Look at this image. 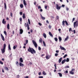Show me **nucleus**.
Segmentation results:
<instances>
[{
	"instance_id": "f257e3e1",
	"label": "nucleus",
	"mask_w": 78,
	"mask_h": 78,
	"mask_svg": "<svg viewBox=\"0 0 78 78\" xmlns=\"http://www.w3.org/2000/svg\"><path fill=\"white\" fill-rule=\"evenodd\" d=\"M28 51L29 52H30L32 54H35L36 53V51L33 48H31L30 47L28 49Z\"/></svg>"
},
{
	"instance_id": "f03ea898",
	"label": "nucleus",
	"mask_w": 78,
	"mask_h": 78,
	"mask_svg": "<svg viewBox=\"0 0 78 78\" xmlns=\"http://www.w3.org/2000/svg\"><path fill=\"white\" fill-rule=\"evenodd\" d=\"M6 47V44H4L3 48L1 49L2 53H4L5 52Z\"/></svg>"
},
{
	"instance_id": "7ed1b4c3",
	"label": "nucleus",
	"mask_w": 78,
	"mask_h": 78,
	"mask_svg": "<svg viewBox=\"0 0 78 78\" xmlns=\"http://www.w3.org/2000/svg\"><path fill=\"white\" fill-rule=\"evenodd\" d=\"M32 42L35 46V48H37V44L36 42H35V41H34V40L32 41Z\"/></svg>"
},
{
	"instance_id": "20e7f679",
	"label": "nucleus",
	"mask_w": 78,
	"mask_h": 78,
	"mask_svg": "<svg viewBox=\"0 0 78 78\" xmlns=\"http://www.w3.org/2000/svg\"><path fill=\"white\" fill-rule=\"evenodd\" d=\"M56 7L57 9L58 10H59L61 8V6H59V5L57 4H56Z\"/></svg>"
},
{
	"instance_id": "39448f33",
	"label": "nucleus",
	"mask_w": 78,
	"mask_h": 78,
	"mask_svg": "<svg viewBox=\"0 0 78 78\" xmlns=\"http://www.w3.org/2000/svg\"><path fill=\"white\" fill-rule=\"evenodd\" d=\"M77 22V21H76V22H74V23L73 26H74V28H75V27H76H76H78V24H76Z\"/></svg>"
},
{
	"instance_id": "423d86ee",
	"label": "nucleus",
	"mask_w": 78,
	"mask_h": 78,
	"mask_svg": "<svg viewBox=\"0 0 78 78\" xmlns=\"http://www.w3.org/2000/svg\"><path fill=\"white\" fill-rule=\"evenodd\" d=\"M1 37L2 39V40L3 41H5V38H4V37L2 34H1Z\"/></svg>"
},
{
	"instance_id": "0eeeda50",
	"label": "nucleus",
	"mask_w": 78,
	"mask_h": 78,
	"mask_svg": "<svg viewBox=\"0 0 78 78\" xmlns=\"http://www.w3.org/2000/svg\"><path fill=\"white\" fill-rule=\"evenodd\" d=\"M60 49H61V50H64L65 51H66V49H65L64 48L61 46H60Z\"/></svg>"
},
{
	"instance_id": "6e6552de",
	"label": "nucleus",
	"mask_w": 78,
	"mask_h": 78,
	"mask_svg": "<svg viewBox=\"0 0 78 78\" xmlns=\"http://www.w3.org/2000/svg\"><path fill=\"white\" fill-rule=\"evenodd\" d=\"M23 3L24 6L26 7V6H27V3H26V1H25V0H23Z\"/></svg>"
},
{
	"instance_id": "1a4fd4ad",
	"label": "nucleus",
	"mask_w": 78,
	"mask_h": 78,
	"mask_svg": "<svg viewBox=\"0 0 78 78\" xmlns=\"http://www.w3.org/2000/svg\"><path fill=\"white\" fill-rule=\"evenodd\" d=\"M66 59L63 60L62 62V64H64V63L65 62H66Z\"/></svg>"
},
{
	"instance_id": "9d476101",
	"label": "nucleus",
	"mask_w": 78,
	"mask_h": 78,
	"mask_svg": "<svg viewBox=\"0 0 78 78\" xmlns=\"http://www.w3.org/2000/svg\"><path fill=\"white\" fill-rule=\"evenodd\" d=\"M41 19H43V20H45V18L44 17H43L42 15L41 14Z\"/></svg>"
},
{
	"instance_id": "9b49d317",
	"label": "nucleus",
	"mask_w": 78,
	"mask_h": 78,
	"mask_svg": "<svg viewBox=\"0 0 78 78\" xmlns=\"http://www.w3.org/2000/svg\"><path fill=\"white\" fill-rule=\"evenodd\" d=\"M19 65L20 67H23V64L20 62Z\"/></svg>"
},
{
	"instance_id": "f8f14e48",
	"label": "nucleus",
	"mask_w": 78,
	"mask_h": 78,
	"mask_svg": "<svg viewBox=\"0 0 78 78\" xmlns=\"http://www.w3.org/2000/svg\"><path fill=\"white\" fill-rule=\"evenodd\" d=\"M20 33L21 34H22L23 33V30L22 29H21L20 30Z\"/></svg>"
},
{
	"instance_id": "ddd939ff",
	"label": "nucleus",
	"mask_w": 78,
	"mask_h": 78,
	"mask_svg": "<svg viewBox=\"0 0 78 78\" xmlns=\"http://www.w3.org/2000/svg\"><path fill=\"white\" fill-rule=\"evenodd\" d=\"M50 56L48 55H47L46 57V58L47 59H50Z\"/></svg>"
},
{
	"instance_id": "4468645a",
	"label": "nucleus",
	"mask_w": 78,
	"mask_h": 78,
	"mask_svg": "<svg viewBox=\"0 0 78 78\" xmlns=\"http://www.w3.org/2000/svg\"><path fill=\"white\" fill-rule=\"evenodd\" d=\"M11 50V46H10V44H9L8 46V50Z\"/></svg>"
},
{
	"instance_id": "2eb2a0df",
	"label": "nucleus",
	"mask_w": 78,
	"mask_h": 78,
	"mask_svg": "<svg viewBox=\"0 0 78 78\" xmlns=\"http://www.w3.org/2000/svg\"><path fill=\"white\" fill-rule=\"evenodd\" d=\"M43 36L44 37V38H46V37H47V35H46V34H45V33H43Z\"/></svg>"
},
{
	"instance_id": "dca6fc26",
	"label": "nucleus",
	"mask_w": 78,
	"mask_h": 78,
	"mask_svg": "<svg viewBox=\"0 0 78 78\" xmlns=\"http://www.w3.org/2000/svg\"><path fill=\"white\" fill-rule=\"evenodd\" d=\"M62 58H61L58 60V62L59 63H61V61H62Z\"/></svg>"
},
{
	"instance_id": "f3484780",
	"label": "nucleus",
	"mask_w": 78,
	"mask_h": 78,
	"mask_svg": "<svg viewBox=\"0 0 78 78\" xmlns=\"http://www.w3.org/2000/svg\"><path fill=\"white\" fill-rule=\"evenodd\" d=\"M2 23L3 24H5L6 23V21H5V19L3 20Z\"/></svg>"
},
{
	"instance_id": "a211bd4d",
	"label": "nucleus",
	"mask_w": 78,
	"mask_h": 78,
	"mask_svg": "<svg viewBox=\"0 0 78 78\" xmlns=\"http://www.w3.org/2000/svg\"><path fill=\"white\" fill-rule=\"evenodd\" d=\"M30 25H29V24L28 23L27 24V28L28 30H30V27H29Z\"/></svg>"
},
{
	"instance_id": "6ab92c4d",
	"label": "nucleus",
	"mask_w": 78,
	"mask_h": 78,
	"mask_svg": "<svg viewBox=\"0 0 78 78\" xmlns=\"http://www.w3.org/2000/svg\"><path fill=\"white\" fill-rule=\"evenodd\" d=\"M58 39L59 40V42H60L62 41V38H61V37H58Z\"/></svg>"
},
{
	"instance_id": "aec40b11",
	"label": "nucleus",
	"mask_w": 78,
	"mask_h": 78,
	"mask_svg": "<svg viewBox=\"0 0 78 78\" xmlns=\"http://www.w3.org/2000/svg\"><path fill=\"white\" fill-rule=\"evenodd\" d=\"M42 38H40L39 39V41L40 43H42Z\"/></svg>"
},
{
	"instance_id": "412c9836",
	"label": "nucleus",
	"mask_w": 78,
	"mask_h": 78,
	"mask_svg": "<svg viewBox=\"0 0 78 78\" xmlns=\"http://www.w3.org/2000/svg\"><path fill=\"white\" fill-rule=\"evenodd\" d=\"M49 34L50 36H51V37H53V35H52L51 32H49Z\"/></svg>"
},
{
	"instance_id": "4be33fe9",
	"label": "nucleus",
	"mask_w": 78,
	"mask_h": 78,
	"mask_svg": "<svg viewBox=\"0 0 78 78\" xmlns=\"http://www.w3.org/2000/svg\"><path fill=\"white\" fill-rule=\"evenodd\" d=\"M20 61L21 62H23V59H22V58H20Z\"/></svg>"
},
{
	"instance_id": "5701e85b",
	"label": "nucleus",
	"mask_w": 78,
	"mask_h": 78,
	"mask_svg": "<svg viewBox=\"0 0 78 78\" xmlns=\"http://www.w3.org/2000/svg\"><path fill=\"white\" fill-rule=\"evenodd\" d=\"M62 25H63V26H65V21L64 20L62 22Z\"/></svg>"
},
{
	"instance_id": "b1692460",
	"label": "nucleus",
	"mask_w": 78,
	"mask_h": 78,
	"mask_svg": "<svg viewBox=\"0 0 78 78\" xmlns=\"http://www.w3.org/2000/svg\"><path fill=\"white\" fill-rule=\"evenodd\" d=\"M68 39H69V36H68L65 39V40L64 41H67V40H68Z\"/></svg>"
},
{
	"instance_id": "393cba45",
	"label": "nucleus",
	"mask_w": 78,
	"mask_h": 78,
	"mask_svg": "<svg viewBox=\"0 0 78 78\" xmlns=\"http://www.w3.org/2000/svg\"><path fill=\"white\" fill-rule=\"evenodd\" d=\"M58 74L59 75V76L60 77H62V74H61V73H58Z\"/></svg>"
},
{
	"instance_id": "a878e982",
	"label": "nucleus",
	"mask_w": 78,
	"mask_h": 78,
	"mask_svg": "<svg viewBox=\"0 0 78 78\" xmlns=\"http://www.w3.org/2000/svg\"><path fill=\"white\" fill-rule=\"evenodd\" d=\"M4 68L6 70H7V71H8V67H4Z\"/></svg>"
},
{
	"instance_id": "bb28decb",
	"label": "nucleus",
	"mask_w": 78,
	"mask_h": 78,
	"mask_svg": "<svg viewBox=\"0 0 78 78\" xmlns=\"http://www.w3.org/2000/svg\"><path fill=\"white\" fill-rule=\"evenodd\" d=\"M17 47V45H16L15 46H14L13 47V48L14 50H15V49L16 48V47Z\"/></svg>"
},
{
	"instance_id": "cd10ccee",
	"label": "nucleus",
	"mask_w": 78,
	"mask_h": 78,
	"mask_svg": "<svg viewBox=\"0 0 78 78\" xmlns=\"http://www.w3.org/2000/svg\"><path fill=\"white\" fill-rule=\"evenodd\" d=\"M72 75H73L74 74V73L72 71H71L69 72Z\"/></svg>"
},
{
	"instance_id": "c85d7f7f",
	"label": "nucleus",
	"mask_w": 78,
	"mask_h": 78,
	"mask_svg": "<svg viewBox=\"0 0 78 78\" xmlns=\"http://www.w3.org/2000/svg\"><path fill=\"white\" fill-rule=\"evenodd\" d=\"M7 28L8 30H9V24H8L7 25Z\"/></svg>"
},
{
	"instance_id": "c756f323",
	"label": "nucleus",
	"mask_w": 78,
	"mask_h": 78,
	"mask_svg": "<svg viewBox=\"0 0 78 78\" xmlns=\"http://www.w3.org/2000/svg\"><path fill=\"white\" fill-rule=\"evenodd\" d=\"M43 74L44 75H47V73H45V71H43Z\"/></svg>"
},
{
	"instance_id": "7c9ffc66",
	"label": "nucleus",
	"mask_w": 78,
	"mask_h": 78,
	"mask_svg": "<svg viewBox=\"0 0 78 78\" xmlns=\"http://www.w3.org/2000/svg\"><path fill=\"white\" fill-rule=\"evenodd\" d=\"M23 19H25V15L24 14V13H23Z\"/></svg>"
},
{
	"instance_id": "2f4dec72",
	"label": "nucleus",
	"mask_w": 78,
	"mask_h": 78,
	"mask_svg": "<svg viewBox=\"0 0 78 78\" xmlns=\"http://www.w3.org/2000/svg\"><path fill=\"white\" fill-rule=\"evenodd\" d=\"M20 8H22L23 7V4H21L20 5Z\"/></svg>"
},
{
	"instance_id": "473e14b6",
	"label": "nucleus",
	"mask_w": 78,
	"mask_h": 78,
	"mask_svg": "<svg viewBox=\"0 0 78 78\" xmlns=\"http://www.w3.org/2000/svg\"><path fill=\"white\" fill-rule=\"evenodd\" d=\"M43 43L44 46L45 47V46H46V44H45V42H44V41H43Z\"/></svg>"
},
{
	"instance_id": "72a5a7b5",
	"label": "nucleus",
	"mask_w": 78,
	"mask_h": 78,
	"mask_svg": "<svg viewBox=\"0 0 78 78\" xmlns=\"http://www.w3.org/2000/svg\"><path fill=\"white\" fill-rule=\"evenodd\" d=\"M65 22L66 25L67 26L69 25V23H67V22L66 21H65Z\"/></svg>"
},
{
	"instance_id": "f704fd0d",
	"label": "nucleus",
	"mask_w": 78,
	"mask_h": 78,
	"mask_svg": "<svg viewBox=\"0 0 78 78\" xmlns=\"http://www.w3.org/2000/svg\"><path fill=\"white\" fill-rule=\"evenodd\" d=\"M4 6L5 9H6V3H4Z\"/></svg>"
},
{
	"instance_id": "c9c22d12",
	"label": "nucleus",
	"mask_w": 78,
	"mask_h": 78,
	"mask_svg": "<svg viewBox=\"0 0 78 78\" xmlns=\"http://www.w3.org/2000/svg\"><path fill=\"white\" fill-rule=\"evenodd\" d=\"M16 66H19V62H17V61L16 62Z\"/></svg>"
},
{
	"instance_id": "e433bc0d",
	"label": "nucleus",
	"mask_w": 78,
	"mask_h": 78,
	"mask_svg": "<svg viewBox=\"0 0 78 78\" xmlns=\"http://www.w3.org/2000/svg\"><path fill=\"white\" fill-rule=\"evenodd\" d=\"M4 34H5V36H6V35H7V34L6 32V31H4Z\"/></svg>"
},
{
	"instance_id": "4c0bfd02",
	"label": "nucleus",
	"mask_w": 78,
	"mask_h": 78,
	"mask_svg": "<svg viewBox=\"0 0 78 78\" xmlns=\"http://www.w3.org/2000/svg\"><path fill=\"white\" fill-rule=\"evenodd\" d=\"M66 61L67 62H69V58H67Z\"/></svg>"
},
{
	"instance_id": "58836bf2",
	"label": "nucleus",
	"mask_w": 78,
	"mask_h": 78,
	"mask_svg": "<svg viewBox=\"0 0 78 78\" xmlns=\"http://www.w3.org/2000/svg\"><path fill=\"white\" fill-rule=\"evenodd\" d=\"M54 39H55V41L56 42H57V41H58V38H55Z\"/></svg>"
},
{
	"instance_id": "ea45409f",
	"label": "nucleus",
	"mask_w": 78,
	"mask_h": 78,
	"mask_svg": "<svg viewBox=\"0 0 78 78\" xmlns=\"http://www.w3.org/2000/svg\"><path fill=\"white\" fill-rule=\"evenodd\" d=\"M28 23H29V25H30V20L29 19H28Z\"/></svg>"
},
{
	"instance_id": "a19ab883",
	"label": "nucleus",
	"mask_w": 78,
	"mask_h": 78,
	"mask_svg": "<svg viewBox=\"0 0 78 78\" xmlns=\"http://www.w3.org/2000/svg\"><path fill=\"white\" fill-rule=\"evenodd\" d=\"M56 20H58L59 19V16H57L56 17Z\"/></svg>"
},
{
	"instance_id": "79ce46f5",
	"label": "nucleus",
	"mask_w": 78,
	"mask_h": 78,
	"mask_svg": "<svg viewBox=\"0 0 78 78\" xmlns=\"http://www.w3.org/2000/svg\"><path fill=\"white\" fill-rule=\"evenodd\" d=\"M66 56H67V55L66 54L63 56L64 58H66Z\"/></svg>"
},
{
	"instance_id": "37998d69",
	"label": "nucleus",
	"mask_w": 78,
	"mask_h": 78,
	"mask_svg": "<svg viewBox=\"0 0 78 78\" xmlns=\"http://www.w3.org/2000/svg\"><path fill=\"white\" fill-rule=\"evenodd\" d=\"M58 53H55V56H58Z\"/></svg>"
},
{
	"instance_id": "c03bdc74",
	"label": "nucleus",
	"mask_w": 78,
	"mask_h": 78,
	"mask_svg": "<svg viewBox=\"0 0 78 78\" xmlns=\"http://www.w3.org/2000/svg\"><path fill=\"white\" fill-rule=\"evenodd\" d=\"M28 40H26V44H28Z\"/></svg>"
},
{
	"instance_id": "a18cd8bd",
	"label": "nucleus",
	"mask_w": 78,
	"mask_h": 78,
	"mask_svg": "<svg viewBox=\"0 0 78 78\" xmlns=\"http://www.w3.org/2000/svg\"><path fill=\"white\" fill-rule=\"evenodd\" d=\"M0 64H2V65H3V63L0 61Z\"/></svg>"
},
{
	"instance_id": "49530a36",
	"label": "nucleus",
	"mask_w": 78,
	"mask_h": 78,
	"mask_svg": "<svg viewBox=\"0 0 78 78\" xmlns=\"http://www.w3.org/2000/svg\"><path fill=\"white\" fill-rule=\"evenodd\" d=\"M38 9H41V6L39 5L38 6Z\"/></svg>"
},
{
	"instance_id": "de8ad7c7",
	"label": "nucleus",
	"mask_w": 78,
	"mask_h": 78,
	"mask_svg": "<svg viewBox=\"0 0 78 78\" xmlns=\"http://www.w3.org/2000/svg\"><path fill=\"white\" fill-rule=\"evenodd\" d=\"M20 22H22V18H20Z\"/></svg>"
},
{
	"instance_id": "09e8293b",
	"label": "nucleus",
	"mask_w": 78,
	"mask_h": 78,
	"mask_svg": "<svg viewBox=\"0 0 78 78\" xmlns=\"http://www.w3.org/2000/svg\"><path fill=\"white\" fill-rule=\"evenodd\" d=\"M51 26L50 25H49V29H51Z\"/></svg>"
},
{
	"instance_id": "8fccbe9b",
	"label": "nucleus",
	"mask_w": 78,
	"mask_h": 78,
	"mask_svg": "<svg viewBox=\"0 0 78 78\" xmlns=\"http://www.w3.org/2000/svg\"><path fill=\"white\" fill-rule=\"evenodd\" d=\"M75 19V18H73V21H72V22L73 23V21H74Z\"/></svg>"
},
{
	"instance_id": "3c124183",
	"label": "nucleus",
	"mask_w": 78,
	"mask_h": 78,
	"mask_svg": "<svg viewBox=\"0 0 78 78\" xmlns=\"http://www.w3.org/2000/svg\"><path fill=\"white\" fill-rule=\"evenodd\" d=\"M38 50H41V47H38Z\"/></svg>"
},
{
	"instance_id": "603ef678",
	"label": "nucleus",
	"mask_w": 78,
	"mask_h": 78,
	"mask_svg": "<svg viewBox=\"0 0 78 78\" xmlns=\"http://www.w3.org/2000/svg\"><path fill=\"white\" fill-rule=\"evenodd\" d=\"M38 24L40 26H42V24L41 23H38Z\"/></svg>"
},
{
	"instance_id": "864d4df0",
	"label": "nucleus",
	"mask_w": 78,
	"mask_h": 78,
	"mask_svg": "<svg viewBox=\"0 0 78 78\" xmlns=\"http://www.w3.org/2000/svg\"><path fill=\"white\" fill-rule=\"evenodd\" d=\"M10 16L11 17H12V12L10 13Z\"/></svg>"
},
{
	"instance_id": "5fc2aeb1",
	"label": "nucleus",
	"mask_w": 78,
	"mask_h": 78,
	"mask_svg": "<svg viewBox=\"0 0 78 78\" xmlns=\"http://www.w3.org/2000/svg\"><path fill=\"white\" fill-rule=\"evenodd\" d=\"M20 15H22V14H23V13H22V12H20Z\"/></svg>"
},
{
	"instance_id": "6e6d98bb",
	"label": "nucleus",
	"mask_w": 78,
	"mask_h": 78,
	"mask_svg": "<svg viewBox=\"0 0 78 78\" xmlns=\"http://www.w3.org/2000/svg\"><path fill=\"white\" fill-rule=\"evenodd\" d=\"M69 9L67 7H66V11H69Z\"/></svg>"
},
{
	"instance_id": "4d7b16f0",
	"label": "nucleus",
	"mask_w": 78,
	"mask_h": 78,
	"mask_svg": "<svg viewBox=\"0 0 78 78\" xmlns=\"http://www.w3.org/2000/svg\"><path fill=\"white\" fill-rule=\"evenodd\" d=\"M45 9H47V6L46 5L45 6Z\"/></svg>"
},
{
	"instance_id": "13d9d810",
	"label": "nucleus",
	"mask_w": 78,
	"mask_h": 78,
	"mask_svg": "<svg viewBox=\"0 0 78 78\" xmlns=\"http://www.w3.org/2000/svg\"><path fill=\"white\" fill-rule=\"evenodd\" d=\"M71 30H72V28H70L69 29V32H70V31H71Z\"/></svg>"
},
{
	"instance_id": "bf43d9fd",
	"label": "nucleus",
	"mask_w": 78,
	"mask_h": 78,
	"mask_svg": "<svg viewBox=\"0 0 78 78\" xmlns=\"http://www.w3.org/2000/svg\"><path fill=\"white\" fill-rule=\"evenodd\" d=\"M17 78H19V77H20V76H19V75H18L17 76Z\"/></svg>"
},
{
	"instance_id": "052dcab7",
	"label": "nucleus",
	"mask_w": 78,
	"mask_h": 78,
	"mask_svg": "<svg viewBox=\"0 0 78 78\" xmlns=\"http://www.w3.org/2000/svg\"><path fill=\"white\" fill-rule=\"evenodd\" d=\"M61 6H62V7H65V5H62Z\"/></svg>"
},
{
	"instance_id": "680f3d73",
	"label": "nucleus",
	"mask_w": 78,
	"mask_h": 78,
	"mask_svg": "<svg viewBox=\"0 0 78 78\" xmlns=\"http://www.w3.org/2000/svg\"><path fill=\"white\" fill-rule=\"evenodd\" d=\"M39 78H43V76H40L39 77Z\"/></svg>"
},
{
	"instance_id": "e2e57ef3",
	"label": "nucleus",
	"mask_w": 78,
	"mask_h": 78,
	"mask_svg": "<svg viewBox=\"0 0 78 78\" xmlns=\"http://www.w3.org/2000/svg\"><path fill=\"white\" fill-rule=\"evenodd\" d=\"M74 70H75V69H72L71 71L73 72V71H74Z\"/></svg>"
},
{
	"instance_id": "0e129e2a",
	"label": "nucleus",
	"mask_w": 78,
	"mask_h": 78,
	"mask_svg": "<svg viewBox=\"0 0 78 78\" xmlns=\"http://www.w3.org/2000/svg\"><path fill=\"white\" fill-rule=\"evenodd\" d=\"M46 23H49V22H48V20H46Z\"/></svg>"
},
{
	"instance_id": "69168bd1",
	"label": "nucleus",
	"mask_w": 78,
	"mask_h": 78,
	"mask_svg": "<svg viewBox=\"0 0 78 78\" xmlns=\"http://www.w3.org/2000/svg\"><path fill=\"white\" fill-rule=\"evenodd\" d=\"M38 75H41V72H40L38 73Z\"/></svg>"
},
{
	"instance_id": "338daca9",
	"label": "nucleus",
	"mask_w": 78,
	"mask_h": 78,
	"mask_svg": "<svg viewBox=\"0 0 78 78\" xmlns=\"http://www.w3.org/2000/svg\"><path fill=\"white\" fill-rule=\"evenodd\" d=\"M66 68H69V66H67L66 67Z\"/></svg>"
},
{
	"instance_id": "774afa93",
	"label": "nucleus",
	"mask_w": 78,
	"mask_h": 78,
	"mask_svg": "<svg viewBox=\"0 0 78 78\" xmlns=\"http://www.w3.org/2000/svg\"><path fill=\"white\" fill-rule=\"evenodd\" d=\"M56 53H59V51L58 50H57L56 51Z\"/></svg>"
}]
</instances>
